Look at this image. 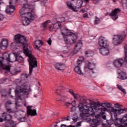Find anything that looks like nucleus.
I'll list each match as a JSON object with an SVG mask.
<instances>
[{"instance_id":"nucleus-24","label":"nucleus","mask_w":127,"mask_h":127,"mask_svg":"<svg viewBox=\"0 0 127 127\" xmlns=\"http://www.w3.org/2000/svg\"><path fill=\"white\" fill-rule=\"evenodd\" d=\"M82 47H83V44L81 41H79L75 45L74 50H75L76 52H78V51L82 49Z\"/></svg>"},{"instance_id":"nucleus-13","label":"nucleus","mask_w":127,"mask_h":127,"mask_svg":"<svg viewBox=\"0 0 127 127\" xmlns=\"http://www.w3.org/2000/svg\"><path fill=\"white\" fill-rule=\"evenodd\" d=\"M76 104V101H73L72 102L69 103V102H65L64 105L67 108H70L71 112H75L76 111V107H75V105Z\"/></svg>"},{"instance_id":"nucleus-12","label":"nucleus","mask_w":127,"mask_h":127,"mask_svg":"<svg viewBox=\"0 0 127 127\" xmlns=\"http://www.w3.org/2000/svg\"><path fill=\"white\" fill-rule=\"evenodd\" d=\"M1 70H5L4 73L6 74L10 71V66L4 64L2 62L0 61V71H1Z\"/></svg>"},{"instance_id":"nucleus-36","label":"nucleus","mask_w":127,"mask_h":127,"mask_svg":"<svg viewBox=\"0 0 127 127\" xmlns=\"http://www.w3.org/2000/svg\"><path fill=\"white\" fill-rule=\"evenodd\" d=\"M100 18H98V17L95 16V20H94V24H99L100 22Z\"/></svg>"},{"instance_id":"nucleus-31","label":"nucleus","mask_w":127,"mask_h":127,"mask_svg":"<svg viewBox=\"0 0 127 127\" xmlns=\"http://www.w3.org/2000/svg\"><path fill=\"white\" fill-rule=\"evenodd\" d=\"M85 54L86 56H87V57H92V56L94 55V52L90 50L86 51Z\"/></svg>"},{"instance_id":"nucleus-29","label":"nucleus","mask_w":127,"mask_h":127,"mask_svg":"<svg viewBox=\"0 0 127 127\" xmlns=\"http://www.w3.org/2000/svg\"><path fill=\"white\" fill-rule=\"evenodd\" d=\"M74 71H75V73H77V74H78V75H83V72H82L81 68L80 67V66H79V65H77L75 67Z\"/></svg>"},{"instance_id":"nucleus-4","label":"nucleus","mask_w":127,"mask_h":127,"mask_svg":"<svg viewBox=\"0 0 127 127\" xmlns=\"http://www.w3.org/2000/svg\"><path fill=\"white\" fill-rule=\"evenodd\" d=\"M30 92H31V89L30 88H27V84L26 83L21 84L20 86H19L18 90H15L16 96H17L20 100H21V98H22L20 94L22 93L23 96H28Z\"/></svg>"},{"instance_id":"nucleus-55","label":"nucleus","mask_w":127,"mask_h":127,"mask_svg":"<svg viewBox=\"0 0 127 127\" xmlns=\"http://www.w3.org/2000/svg\"><path fill=\"white\" fill-rule=\"evenodd\" d=\"M7 113H11V109H7Z\"/></svg>"},{"instance_id":"nucleus-49","label":"nucleus","mask_w":127,"mask_h":127,"mask_svg":"<svg viewBox=\"0 0 127 127\" xmlns=\"http://www.w3.org/2000/svg\"><path fill=\"white\" fill-rule=\"evenodd\" d=\"M106 103H102L101 104H100V106L101 107H103V108H105V107H106Z\"/></svg>"},{"instance_id":"nucleus-7","label":"nucleus","mask_w":127,"mask_h":127,"mask_svg":"<svg viewBox=\"0 0 127 127\" xmlns=\"http://www.w3.org/2000/svg\"><path fill=\"white\" fill-rule=\"evenodd\" d=\"M78 37L77 35L73 33L65 38H64V41L66 44H73L76 43Z\"/></svg>"},{"instance_id":"nucleus-47","label":"nucleus","mask_w":127,"mask_h":127,"mask_svg":"<svg viewBox=\"0 0 127 127\" xmlns=\"http://www.w3.org/2000/svg\"><path fill=\"white\" fill-rule=\"evenodd\" d=\"M68 92L69 93H70V94H71V95H72V96H73V95L74 94V91H73V90L72 89H70Z\"/></svg>"},{"instance_id":"nucleus-9","label":"nucleus","mask_w":127,"mask_h":127,"mask_svg":"<svg viewBox=\"0 0 127 127\" xmlns=\"http://www.w3.org/2000/svg\"><path fill=\"white\" fill-rule=\"evenodd\" d=\"M98 43L101 47H108V41L104 37H101L98 39Z\"/></svg>"},{"instance_id":"nucleus-34","label":"nucleus","mask_w":127,"mask_h":127,"mask_svg":"<svg viewBox=\"0 0 127 127\" xmlns=\"http://www.w3.org/2000/svg\"><path fill=\"white\" fill-rule=\"evenodd\" d=\"M66 4L68 7V8H70V9H72V10H74L75 9L74 5H72V3L70 2H67Z\"/></svg>"},{"instance_id":"nucleus-50","label":"nucleus","mask_w":127,"mask_h":127,"mask_svg":"<svg viewBox=\"0 0 127 127\" xmlns=\"http://www.w3.org/2000/svg\"><path fill=\"white\" fill-rule=\"evenodd\" d=\"M83 17L88 18V16H88V15L87 13H84V14L83 15Z\"/></svg>"},{"instance_id":"nucleus-20","label":"nucleus","mask_w":127,"mask_h":127,"mask_svg":"<svg viewBox=\"0 0 127 127\" xmlns=\"http://www.w3.org/2000/svg\"><path fill=\"white\" fill-rule=\"evenodd\" d=\"M43 45V42L40 40L35 41V49L37 50H39V48Z\"/></svg>"},{"instance_id":"nucleus-8","label":"nucleus","mask_w":127,"mask_h":127,"mask_svg":"<svg viewBox=\"0 0 127 127\" xmlns=\"http://www.w3.org/2000/svg\"><path fill=\"white\" fill-rule=\"evenodd\" d=\"M120 13H121V9H120V8H115L110 14V16H111L113 20H117V19L119 18Z\"/></svg>"},{"instance_id":"nucleus-5","label":"nucleus","mask_w":127,"mask_h":127,"mask_svg":"<svg viewBox=\"0 0 127 127\" xmlns=\"http://www.w3.org/2000/svg\"><path fill=\"white\" fill-rule=\"evenodd\" d=\"M105 106L108 108V109H110L109 111L110 112L111 116L112 119L114 118L116 120H117V117L119 116V115H121V114H124L126 112L125 109H120L117 110L115 108V107H112V104L110 103H105Z\"/></svg>"},{"instance_id":"nucleus-63","label":"nucleus","mask_w":127,"mask_h":127,"mask_svg":"<svg viewBox=\"0 0 127 127\" xmlns=\"http://www.w3.org/2000/svg\"><path fill=\"white\" fill-rule=\"evenodd\" d=\"M38 85H39V86H40V82H38Z\"/></svg>"},{"instance_id":"nucleus-42","label":"nucleus","mask_w":127,"mask_h":127,"mask_svg":"<svg viewBox=\"0 0 127 127\" xmlns=\"http://www.w3.org/2000/svg\"><path fill=\"white\" fill-rule=\"evenodd\" d=\"M59 22H63L65 21V18L64 17L60 18L59 19Z\"/></svg>"},{"instance_id":"nucleus-10","label":"nucleus","mask_w":127,"mask_h":127,"mask_svg":"<svg viewBox=\"0 0 127 127\" xmlns=\"http://www.w3.org/2000/svg\"><path fill=\"white\" fill-rule=\"evenodd\" d=\"M48 23L50 31H52L53 29H58V28H60V27H61V24H59V23L53 24V23H51V21L49 20Z\"/></svg>"},{"instance_id":"nucleus-6","label":"nucleus","mask_w":127,"mask_h":127,"mask_svg":"<svg viewBox=\"0 0 127 127\" xmlns=\"http://www.w3.org/2000/svg\"><path fill=\"white\" fill-rule=\"evenodd\" d=\"M127 36L126 32H124L122 34L118 35H114L113 38V43L114 45H118L121 44L122 41H124L125 37Z\"/></svg>"},{"instance_id":"nucleus-11","label":"nucleus","mask_w":127,"mask_h":127,"mask_svg":"<svg viewBox=\"0 0 127 127\" xmlns=\"http://www.w3.org/2000/svg\"><path fill=\"white\" fill-rule=\"evenodd\" d=\"M55 69L59 71H63L66 68V65L62 63H57L54 65Z\"/></svg>"},{"instance_id":"nucleus-45","label":"nucleus","mask_w":127,"mask_h":127,"mask_svg":"<svg viewBox=\"0 0 127 127\" xmlns=\"http://www.w3.org/2000/svg\"><path fill=\"white\" fill-rule=\"evenodd\" d=\"M125 65L126 68H127V57H125Z\"/></svg>"},{"instance_id":"nucleus-53","label":"nucleus","mask_w":127,"mask_h":127,"mask_svg":"<svg viewBox=\"0 0 127 127\" xmlns=\"http://www.w3.org/2000/svg\"><path fill=\"white\" fill-rule=\"evenodd\" d=\"M101 116H102V119H103V120H106V118H107V117L106 116V115H101Z\"/></svg>"},{"instance_id":"nucleus-2","label":"nucleus","mask_w":127,"mask_h":127,"mask_svg":"<svg viewBox=\"0 0 127 127\" xmlns=\"http://www.w3.org/2000/svg\"><path fill=\"white\" fill-rule=\"evenodd\" d=\"M90 107L84 105L83 103H79L78 108L81 112L80 117L83 120H87V118L85 117V115H89L91 117L95 116V111L97 113H99L100 115H105V112L107 111L106 108H99L101 104L96 102H92L89 103Z\"/></svg>"},{"instance_id":"nucleus-22","label":"nucleus","mask_w":127,"mask_h":127,"mask_svg":"<svg viewBox=\"0 0 127 127\" xmlns=\"http://www.w3.org/2000/svg\"><path fill=\"white\" fill-rule=\"evenodd\" d=\"M72 1L75 0V4L74 5V9L81 8L82 4H83V1L81 0H71Z\"/></svg>"},{"instance_id":"nucleus-39","label":"nucleus","mask_w":127,"mask_h":127,"mask_svg":"<svg viewBox=\"0 0 127 127\" xmlns=\"http://www.w3.org/2000/svg\"><path fill=\"white\" fill-rule=\"evenodd\" d=\"M72 96L75 100H77V99H79V98H80V95H79L77 94H75V93H74V94Z\"/></svg>"},{"instance_id":"nucleus-41","label":"nucleus","mask_w":127,"mask_h":127,"mask_svg":"<svg viewBox=\"0 0 127 127\" xmlns=\"http://www.w3.org/2000/svg\"><path fill=\"white\" fill-rule=\"evenodd\" d=\"M125 57L127 58V44H126L125 46Z\"/></svg>"},{"instance_id":"nucleus-58","label":"nucleus","mask_w":127,"mask_h":127,"mask_svg":"<svg viewBox=\"0 0 127 127\" xmlns=\"http://www.w3.org/2000/svg\"><path fill=\"white\" fill-rule=\"evenodd\" d=\"M15 105H16V107H19V105H18V102L16 101L15 102Z\"/></svg>"},{"instance_id":"nucleus-44","label":"nucleus","mask_w":127,"mask_h":127,"mask_svg":"<svg viewBox=\"0 0 127 127\" xmlns=\"http://www.w3.org/2000/svg\"><path fill=\"white\" fill-rule=\"evenodd\" d=\"M12 104V102L10 100H8L6 102V105H11Z\"/></svg>"},{"instance_id":"nucleus-57","label":"nucleus","mask_w":127,"mask_h":127,"mask_svg":"<svg viewBox=\"0 0 127 127\" xmlns=\"http://www.w3.org/2000/svg\"><path fill=\"white\" fill-rule=\"evenodd\" d=\"M63 121H69L68 118H64Z\"/></svg>"},{"instance_id":"nucleus-54","label":"nucleus","mask_w":127,"mask_h":127,"mask_svg":"<svg viewBox=\"0 0 127 127\" xmlns=\"http://www.w3.org/2000/svg\"><path fill=\"white\" fill-rule=\"evenodd\" d=\"M6 127H15V126L10 124L9 126H6Z\"/></svg>"},{"instance_id":"nucleus-56","label":"nucleus","mask_w":127,"mask_h":127,"mask_svg":"<svg viewBox=\"0 0 127 127\" xmlns=\"http://www.w3.org/2000/svg\"><path fill=\"white\" fill-rule=\"evenodd\" d=\"M77 127H81V122H78L77 123Z\"/></svg>"},{"instance_id":"nucleus-52","label":"nucleus","mask_w":127,"mask_h":127,"mask_svg":"<svg viewBox=\"0 0 127 127\" xmlns=\"http://www.w3.org/2000/svg\"><path fill=\"white\" fill-rule=\"evenodd\" d=\"M58 126L57 125H55L54 127H57ZM62 127H72V126H70V127H66V126L65 125H62Z\"/></svg>"},{"instance_id":"nucleus-16","label":"nucleus","mask_w":127,"mask_h":127,"mask_svg":"<svg viewBox=\"0 0 127 127\" xmlns=\"http://www.w3.org/2000/svg\"><path fill=\"white\" fill-rule=\"evenodd\" d=\"M100 52L104 56H108L110 54V51L108 47H103L100 49Z\"/></svg>"},{"instance_id":"nucleus-30","label":"nucleus","mask_w":127,"mask_h":127,"mask_svg":"<svg viewBox=\"0 0 127 127\" xmlns=\"http://www.w3.org/2000/svg\"><path fill=\"white\" fill-rule=\"evenodd\" d=\"M117 87L118 90H119V91H121V92H122V93H123L124 95H127V92H126V89H124L122 85L117 84Z\"/></svg>"},{"instance_id":"nucleus-18","label":"nucleus","mask_w":127,"mask_h":127,"mask_svg":"<svg viewBox=\"0 0 127 127\" xmlns=\"http://www.w3.org/2000/svg\"><path fill=\"white\" fill-rule=\"evenodd\" d=\"M67 96H68L67 95V92H64V94L60 96L61 97V99L56 98V100L58 102H65L68 99Z\"/></svg>"},{"instance_id":"nucleus-14","label":"nucleus","mask_w":127,"mask_h":127,"mask_svg":"<svg viewBox=\"0 0 127 127\" xmlns=\"http://www.w3.org/2000/svg\"><path fill=\"white\" fill-rule=\"evenodd\" d=\"M124 64V60L120 59L116 60L114 62V65L115 67H116L117 68H121L123 66Z\"/></svg>"},{"instance_id":"nucleus-59","label":"nucleus","mask_w":127,"mask_h":127,"mask_svg":"<svg viewBox=\"0 0 127 127\" xmlns=\"http://www.w3.org/2000/svg\"><path fill=\"white\" fill-rule=\"evenodd\" d=\"M85 2H89V0H84Z\"/></svg>"},{"instance_id":"nucleus-23","label":"nucleus","mask_w":127,"mask_h":127,"mask_svg":"<svg viewBox=\"0 0 127 127\" xmlns=\"http://www.w3.org/2000/svg\"><path fill=\"white\" fill-rule=\"evenodd\" d=\"M118 78L119 79H120V80H127V73L124 71H121L119 72Z\"/></svg>"},{"instance_id":"nucleus-46","label":"nucleus","mask_w":127,"mask_h":127,"mask_svg":"<svg viewBox=\"0 0 127 127\" xmlns=\"http://www.w3.org/2000/svg\"><path fill=\"white\" fill-rule=\"evenodd\" d=\"M26 121V119L25 117H23L20 119V122H25Z\"/></svg>"},{"instance_id":"nucleus-64","label":"nucleus","mask_w":127,"mask_h":127,"mask_svg":"<svg viewBox=\"0 0 127 127\" xmlns=\"http://www.w3.org/2000/svg\"><path fill=\"white\" fill-rule=\"evenodd\" d=\"M114 2H116V0H112Z\"/></svg>"},{"instance_id":"nucleus-33","label":"nucleus","mask_w":127,"mask_h":127,"mask_svg":"<svg viewBox=\"0 0 127 127\" xmlns=\"http://www.w3.org/2000/svg\"><path fill=\"white\" fill-rule=\"evenodd\" d=\"M94 66H95V65L91 63H87V67L89 70H93V69H94Z\"/></svg>"},{"instance_id":"nucleus-27","label":"nucleus","mask_w":127,"mask_h":127,"mask_svg":"<svg viewBox=\"0 0 127 127\" xmlns=\"http://www.w3.org/2000/svg\"><path fill=\"white\" fill-rule=\"evenodd\" d=\"M3 58L6 60L7 62L12 63V62L10 61V55L7 53H5L3 54Z\"/></svg>"},{"instance_id":"nucleus-62","label":"nucleus","mask_w":127,"mask_h":127,"mask_svg":"<svg viewBox=\"0 0 127 127\" xmlns=\"http://www.w3.org/2000/svg\"><path fill=\"white\" fill-rule=\"evenodd\" d=\"M17 81H18V82H19V84H20V83H21V80H18Z\"/></svg>"},{"instance_id":"nucleus-32","label":"nucleus","mask_w":127,"mask_h":127,"mask_svg":"<svg viewBox=\"0 0 127 127\" xmlns=\"http://www.w3.org/2000/svg\"><path fill=\"white\" fill-rule=\"evenodd\" d=\"M114 108L116 110H125V109H122L123 108V106L122 105H120L119 103H116L114 104Z\"/></svg>"},{"instance_id":"nucleus-3","label":"nucleus","mask_w":127,"mask_h":127,"mask_svg":"<svg viewBox=\"0 0 127 127\" xmlns=\"http://www.w3.org/2000/svg\"><path fill=\"white\" fill-rule=\"evenodd\" d=\"M33 6L28 3L23 4V6L19 10L20 15L22 18L23 25H28L32 20H34V15L32 13L27 11V9H32Z\"/></svg>"},{"instance_id":"nucleus-48","label":"nucleus","mask_w":127,"mask_h":127,"mask_svg":"<svg viewBox=\"0 0 127 127\" xmlns=\"http://www.w3.org/2000/svg\"><path fill=\"white\" fill-rule=\"evenodd\" d=\"M51 43H52V41L51 40V38H50L48 40L49 45H51Z\"/></svg>"},{"instance_id":"nucleus-37","label":"nucleus","mask_w":127,"mask_h":127,"mask_svg":"<svg viewBox=\"0 0 127 127\" xmlns=\"http://www.w3.org/2000/svg\"><path fill=\"white\" fill-rule=\"evenodd\" d=\"M42 25L44 28H46V27H47V25H48V20H47L46 22L43 23Z\"/></svg>"},{"instance_id":"nucleus-40","label":"nucleus","mask_w":127,"mask_h":127,"mask_svg":"<svg viewBox=\"0 0 127 127\" xmlns=\"http://www.w3.org/2000/svg\"><path fill=\"white\" fill-rule=\"evenodd\" d=\"M64 49H66V50L63 51V52H64V54H65V53H66V54L69 53V49L68 48V47H64Z\"/></svg>"},{"instance_id":"nucleus-28","label":"nucleus","mask_w":127,"mask_h":127,"mask_svg":"<svg viewBox=\"0 0 127 127\" xmlns=\"http://www.w3.org/2000/svg\"><path fill=\"white\" fill-rule=\"evenodd\" d=\"M15 58V61H18V62H22L23 61V58L17 54H14Z\"/></svg>"},{"instance_id":"nucleus-15","label":"nucleus","mask_w":127,"mask_h":127,"mask_svg":"<svg viewBox=\"0 0 127 127\" xmlns=\"http://www.w3.org/2000/svg\"><path fill=\"white\" fill-rule=\"evenodd\" d=\"M14 10H15V7L13 5H10L7 6L5 11L6 13L11 14V13H13Z\"/></svg>"},{"instance_id":"nucleus-26","label":"nucleus","mask_w":127,"mask_h":127,"mask_svg":"<svg viewBox=\"0 0 127 127\" xmlns=\"http://www.w3.org/2000/svg\"><path fill=\"white\" fill-rule=\"evenodd\" d=\"M91 124V127H97L100 125V122L98 119H93L92 120Z\"/></svg>"},{"instance_id":"nucleus-60","label":"nucleus","mask_w":127,"mask_h":127,"mask_svg":"<svg viewBox=\"0 0 127 127\" xmlns=\"http://www.w3.org/2000/svg\"><path fill=\"white\" fill-rule=\"evenodd\" d=\"M11 3H12V2H11V1H10L9 2V4H10V5H11Z\"/></svg>"},{"instance_id":"nucleus-35","label":"nucleus","mask_w":127,"mask_h":127,"mask_svg":"<svg viewBox=\"0 0 127 127\" xmlns=\"http://www.w3.org/2000/svg\"><path fill=\"white\" fill-rule=\"evenodd\" d=\"M84 61V57H80L79 59L77 61V65H81L82 64V62Z\"/></svg>"},{"instance_id":"nucleus-38","label":"nucleus","mask_w":127,"mask_h":127,"mask_svg":"<svg viewBox=\"0 0 127 127\" xmlns=\"http://www.w3.org/2000/svg\"><path fill=\"white\" fill-rule=\"evenodd\" d=\"M18 73H19V71H16V70H12V71H11V74L12 75H17V74H18Z\"/></svg>"},{"instance_id":"nucleus-61","label":"nucleus","mask_w":127,"mask_h":127,"mask_svg":"<svg viewBox=\"0 0 127 127\" xmlns=\"http://www.w3.org/2000/svg\"><path fill=\"white\" fill-rule=\"evenodd\" d=\"M124 117H125V118L127 119V114H126Z\"/></svg>"},{"instance_id":"nucleus-19","label":"nucleus","mask_w":127,"mask_h":127,"mask_svg":"<svg viewBox=\"0 0 127 127\" xmlns=\"http://www.w3.org/2000/svg\"><path fill=\"white\" fill-rule=\"evenodd\" d=\"M31 107L28 106L27 107V114L29 116H36L37 115V113L36 112V110L35 109L32 110L31 109Z\"/></svg>"},{"instance_id":"nucleus-25","label":"nucleus","mask_w":127,"mask_h":127,"mask_svg":"<svg viewBox=\"0 0 127 127\" xmlns=\"http://www.w3.org/2000/svg\"><path fill=\"white\" fill-rule=\"evenodd\" d=\"M65 90H66L65 88L61 87L60 89H57L56 90V94H57V95L60 97L62 95L64 94V92H66Z\"/></svg>"},{"instance_id":"nucleus-17","label":"nucleus","mask_w":127,"mask_h":127,"mask_svg":"<svg viewBox=\"0 0 127 127\" xmlns=\"http://www.w3.org/2000/svg\"><path fill=\"white\" fill-rule=\"evenodd\" d=\"M0 45L1 49H3V50H5L8 46V41L5 39H2V41L0 42Z\"/></svg>"},{"instance_id":"nucleus-43","label":"nucleus","mask_w":127,"mask_h":127,"mask_svg":"<svg viewBox=\"0 0 127 127\" xmlns=\"http://www.w3.org/2000/svg\"><path fill=\"white\" fill-rule=\"evenodd\" d=\"M92 1L94 4H96L98 3V2H100V0H92Z\"/></svg>"},{"instance_id":"nucleus-1","label":"nucleus","mask_w":127,"mask_h":127,"mask_svg":"<svg viewBox=\"0 0 127 127\" xmlns=\"http://www.w3.org/2000/svg\"><path fill=\"white\" fill-rule=\"evenodd\" d=\"M14 41L16 44H20L23 46V52L24 54L29 57V74L32 75V72L33 71V68H36L37 67V60H36V58H35V57L31 54V52L28 50V48L25 49V44L26 42H27L26 37L18 34L14 36Z\"/></svg>"},{"instance_id":"nucleus-21","label":"nucleus","mask_w":127,"mask_h":127,"mask_svg":"<svg viewBox=\"0 0 127 127\" xmlns=\"http://www.w3.org/2000/svg\"><path fill=\"white\" fill-rule=\"evenodd\" d=\"M62 34L64 35V38H65L70 35H72L73 33L69 32V30L64 29L62 31Z\"/></svg>"},{"instance_id":"nucleus-51","label":"nucleus","mask_w":127,"mask_h":127,"mask_svg":"<svg viewBox=\"0 0 127 127\" xmlns=\"http://www.w3.org/2000/svg\"><path fill=\"white\" fill-rule=\"evenodd\" d=\"M3 19V15L2 14H0V21L2 20Z\"/></svg>"}]
</instances>
